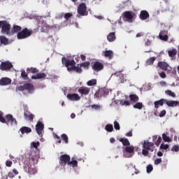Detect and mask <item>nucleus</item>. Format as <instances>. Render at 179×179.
Listing matches in <instances>:
<instances>
[{
	"label": "nucleus",
	"mask_w": 179,
	"mask_h": 179,
	"mask_svg": "<svg viewBox=\"0 0 179 179\" xmlns=\"http://www.w3.org/2000/svg\"><path fill=\"white\" fill-rule=\"evenodd\" d=\"M21 76L24 79V80H27V73H26V71H22L21 73Z\"/></svg>",
	"instance_id": "obj_48"
},
{
	"label": "nucleus",
	"mask_w": 179,
	"mask_h": 179,
	"mask_svg": "<svg viewBox=\"0 0 179 179\" xmlns=\"http://www.w3.org/2000/svg\"><path fill=\"white\" fill-rule=\"evenodd\" d=\"M114 128L116 129V131H120L121 129V127L120 126V123L117 121L114 122Z\"/></svg>",
	"instance_id": "obj_44"
},
{
	"label": "nucleus",
	"mask_w": 179,
	"mask_h": 179,
	"mask_svg": "<svg viewBox=\"0 0 179 179\" xmlns=\"http://www.w3.org/2000/svg\"><path fill=\"white\" fill-rule=\"evenodd\" d=\"M162 163V158H158L155 160V164L156 166H158V164H160Z\"/></svg>",
	"instance_id": "obj_53"
},
{
	"label": "nucleus",
	"mask_w": 179,
	"mask_h": 179,
	"mask_svg": "<svg viewBox=\"0 0 179 179\" xmlns=\"http://www.w3.org/2000/svg\"><path fill=\"white\" fill-rule=\"evenodd\" d=\"M169 56L173 58L174 55H177V49H172L171 50L168 51Z\"/></svg>",
	"instance_id": "obj_35"
},
{
	"label": "nucleus",
	"mask_w": 179,
	"mask_h": 179,
	"mask_svg": "<svg viewBox=\"0 0 179 179\" xmlns=\"http://www.w3.org/2000/svg\"><path fill=\"white\" fill-rule=\"evenodd\" d=\"M2 115H3V113L1 111H0V122L5 123V122H6V120L3 118V117Z\"/></svg>",
	"instance_id": "obj_51"
},
{
	"label": "nucleus",
	"mask_w": 179,
	"mask_h": 179,
	"mask_svg": "<svg viewBox=\"0 0 179 179\" xmlns=\"http://www.w3.org/2000/svg\"><path fill=\"white\" fill-rule=\"evenodd\" d=\"M24 117L25 120H27L28 121H33V119L34 118V115L30 113H25Z\"/></svg>",
	"instance_id": "obj_31"
},
{
	"label": "nucleus",
	"mask_w": 179,
	"mask_h": 179,
	"mask_svg": "<svg viewBox=\"0 0 179 179\" xmlns=\"http://www.w3.org/2000/svg\"><path fill=\"white\" fill-rule=\"evenodd\" d=\"M149 17V13L146 10H141L140 13V19L141 20H146Z\"/></svg>",
	"instance_id": "obj_20"
},
{
	"label": "nucleus",
	"mask_w": 179,
	"mask_h": 179,
	"mask_svg": "<svg viewBox=\"0 0 179 179\" xmlns=\"http://www.w3.org/2000/svg\"><path fill=\"white\" fill-rule=\"evenodd\" d=\"M160 149H163L164 150H167V149H169V145L167 144H161Z\"/></svg>",
	"instance_id": "obj_47"
},
{
	"label": "nucleus",
	"mask_w": 179,
	"mask_h": 179,
	"mask_svg": "<svg viewBox=\"0 0 179 179\" xmlns=\"http://www.w3.org/2000/svg\"><path fill=\"white\" fill-rule=\"evenodd\" d=\"M152 171H153V166L148 165L147 166V173L149 174V173H152Z\"/></svg>",
	"instance_id": "obj_46"
},
{
	"label": "nucleus",
	"mask_w": 179,
	"mask_h": 179,
	"mask_svg": "<svg viewBox=\"0 0 179 179\" xmlns=\"http://www.w3.org/2000/svg\"><path fill=\"white\" fill-rule=\"evenodd\" d=\"M168 33L169 32L166 30L161 31L159 35L160 40L167 41V40H169V36H167Z\"/></svg>",
	"instance_id": "obj_16"
},
{
	"label": "nucleus",
	"mask_w": 179,
	"mask_h": 179,
	"mask_svg": "<svg viewBox=\"0 0 179 179\" xmlns=\"http://www.w3.org/2000/svg\"><path fill=\"white\" fill-rule=\"evenodd\" d=\"M159 137L157 136H152V141H153V142H155L156 143V141H157V138H158Z\"/></svg>",
	"instance_id": "obj_63"
},
{
	"label": "nucleus",
	"mask_w": 179,
	"mask_h": 179,
	"mask_svg": "<svg viewBox=\"0 0 179 179\" xmlns=\"http://www.w3.org/2000/svg\"><path fill=\"white\" fill-rule=\"evenodd\" d=\"M44 129V124L41 122H38L36 125V131L39 136H43V130Z\"/></svg>",
	"instance_id": "obj_12"
},
{
	"label": "nucleus",
	"mask_w": 179,
	"mask_h": 179,
	"mask_svg": "<svg viewBox=\"0 0 179 179\" xmlns=\"http://www.w3.org/2000/svg\"><path fill=\"white\" fill-rule=\"evenodd\" d=\"M62 64H65L66 68H67V71L69 72H76V73H82V67L84 68V69H89V66H90V62H85L83 64H81L80 66L78 65L77 66L76 65L75 60L72 59H68L65 57H63L62 59Z\"/></svg>",
	"instance_id": "obj_1"
},
{
	"label": "nucleus",
	"mask_w": 179,
	"mask_h": 179,
	"mask_svg": "<svg viewBox=\"0 0 179 179\" xmlns=\"http://www.w3.org/2000/svg\"><path fill=\"white\" fill-rule=\"evenodd\" d=\"M27 71H29V72H31V73H38V70L36 68H28Z\"/></svg>",
	"instance_id": "obj_43"
},
{
	"label": "nucleus",
	"mask_w": 179,
	"mask_h": 179,
	"mask_svg": "<svg viewBox=\"0 0 179 179\" xmlns=\"http://www.w3.org/2000/svg\"><path fill=\"white\" fill-rule=\"evenodd\" d=\"M159 76H160V78H162V79H164V78H166V73H165V72H161V73H159Z\"/></svg>",
	"instance_id": "obj_57"
},
{
	"label": "nucleus",
	"mask_w": 179,
	"mask_h": 179,
	"mask_svg": "<svg viewBox=\"0 0 179 179\" xmlns=\"http://www.w3.org/2000/svg\"><path fill=\"white\" fill-rule=\"evenodd\" d=\"M101 54L103 57L108 58V59H112L113 57H114V52L113 50H103Z\"/></svg>",
	"instance_id": "obj_15"
},
{
	"label": "nucleus",
	"mask_w": 179,
	"mask_h": 179,
	"mask_svg": "<svg viewBox=\"0 0 179 179\" xmlns=\"http://www.w3.org/2000/svg\"><path fill=\"white\" fill-rule=\"evenodd\" d=\"M0 43L3 44V45H8V44H9V40L6 36H0Z\"/></svg>",
	"instance_id": "obj_28"
},
{
	"label": "nucleus",
	"mask_w": 179,
	"mask_h": 179,
	"mask_svg": "<svg viewBox=\"0 0 179 179\" xmlns=\"http://www.w3.org/2000/svg\"><path fill=\"white\" fill-rule=\"evenodd\" d=\"M117 37H115V33L111 32L107 36L108 41H110V43H113V41H115V39Z\"/></svg>",
	"instance_id": "obj_24"
},
{
	"label": "nucleus",
	"mask_w": 179,
	"mask_h": 179,
	"mask_svg": "<svg viewBox=\"0 0 179 179\" xmlns=\"http://www.w3.org/2000/svg\"><path fill=\"white\" fill-rule=\"evenodd\" d=\"M82 61H86V56L85 55H80Z\"/></svg>",
	"instance_id": "obj_61"
},
{
	"label": "nucleus",
	"mask_w": 179,
	"mask_h": 179,
	"mask_svg": "<svg viewBox=\"0 0 179 179\" xmlns=\"http://www.w3.org/2000/svg\"><path fill=\"white\" fill-rule=\"evenodd\" d=\"M62 139L64 141L65 143H68V136L66 134H62Z\"/></svg>",
	"instance_id": "obj_49"
},
{
	"label": "nucleus",
	"mask_w": 179,
	"mask_h": 179,
	"mask_svg": "<svg viewBox=\"0 0 179 179\" xmlns=\"http://www.w3.org/2000/svg\"><path fill=\"white\" fill-rule=\"evenodd\" d=\"M30 36H31V31L27 29V28L22 29L17 34L18 40H23L24 38H27V37H30Z\"/></svg>",
	"instance_id": "obj_6"
},
{
	"label": "nucleus",
	"mask_w": 179,
	"mask_h": 179,
	"mask_svg": "<svg viewBox=\"0 0 179 179\" xmlns=\"http://www.w3.org/2000/svg\"><path fill=\"white\" fill-rule=\"evenodd\" d=\"M154 145L155 143L152 142H149V141H144L142 146V155H143V156H148V155H149V150H152V148H153Z\"/></svg>",
	"instance_id": "obj_4"
},
{
	"label": "nucleus",
	"mask_w": 179,
	"mask_h": 179,
	"mask_svg": "<svg viewBox=\"0 0 179 179\" xmlns=\"http://www.w3.org/2000/svg\"><path fill=\"white\" fill-rule=\"evenodd\" d=\"M172 152H179V146L178 145H174L171 148Z\"/></svg>",
	"instance_id": "obj_52"
},
{
	"label": "nucleus",
	"mask_w": 179,
	"mask_h": 179,
	"mask_svg": "<svg viewBox=\"0 0 179 179\" xmlns=\"http://www.w3.org/2000/svg\"><path fill=\"white\" fill-rule=\"evenodd\" d=\"M164 115H166V110H162L160 114H159V117H164Z\"/></svg>",
	"instance_id": "obj_59"
},
{
	"label": "nucleus",
	"mask_w": 179,
	"mask_h": 179,
	"mask_svg": "<svg viewBox=\"0 0 179 179\" xmlns=\"http://www.w3.org/2000/svg\"><path fill=\"white\" fill-rule=\"evenodd\" d=\"M0 29H1V34H5L6 36H12V27L10 26V24L8 22V21H0Z\"/></svg>",
	"instance_id": "obj_3"
},
{
	"label": "nucleus",
	"mask_w": 179,
	"mask_h": 179,
	"mask_svg": "<svg viewBox=\"0 0 179 179\" xmlns=\"http://www.w3.org/2000/svg\"><path fill=\"white\" fill-rule=\"evenodd\" d=\"M20 30H22V27L18 25H13V29H11V31H12V36H13L15 33H19Z\"/></svg>",
	"instance_id": "obj_27"
},
{
	"label": "nucleus",
	"mask_w": 179,
	"mask_h": 179,
	"mask_svg": "<svg viewBox=\"0 0 179 179\" xmlns=\"http://www.w3.org/2000/svg\"><path fill=\"white\" fill-rule=\"evenodd\" d=\"M134 108H136L137 110H142L143 108V103L141 102H137L136 104L133 106Z\"/></svg>",
	"instance_id": "obj_33"
},
{
	"label": "nucleus",
	"mask_w": 179,
	"mask_h": 179,
	"mask_svg": "<svg viewBox=\"0 0 179 179\" xmlns=\"http://www.w3.org/2000/svg\"><path fill=\"white\" fill-rule=\"evenodd\" d=\"M105 129L107 131V132H113V131H114V127L113 124H106Z\"/></svg>",
	"instance_id": "obj_36"
},
{
	"label": "nucleus",
	"mask_w": 179,
	"mask_h": 179,
	"mask_svg": "<svg viewBox=\"0 0 179 179\" xmlns=\"http://www.w3.org/2000/svg\"><path fill=\"white\" fill-rule=\"evenodd\" d=\"M78 92L80 93V94L87 95L89 94L90 92V88L89 87H82L78 90Z\"/></svg>",
	"instance_id": "obj_22"
},
{
	"label": "nucleus",
	"mask_w": 179,
	"mask_h": 179,
	"mask_svg": "<svg viewBox=\"0 0 179 179\" xmlns=\"http://www.w3.org/2000/svg\"><path fill=\"white\" fill-rule=\"evenodd\" d=\"M6 119L8 120V125L10 124L11 125H16V120L13 118V116L12 115H7Z\"/></svg>",
	"instance_id": "obj_19"
},
{
	"label": "nucleus",
	"mask_w": 179,
	"mask_h": 179,
	"mask_svg": "<svg viewBox=\"0 0 179 179\" xmlns=\"http://www.w3.org/2000/svg\"><path fill=\"white\" fill-rule=\"evenodd\" d=\"M40 146V142H31V148H34V149H37Z\"/></svg>",
	"instance_id": "obj_42"
},
{
	"label": "nucleus",
	"mask_w": 179,
	"mask_h": 179,
	"mask_svg": "<svg viewBox=\"0 0 179 179\" xmlns=\"http://www.w3.org/2000/svg\"><path fill=\"white\" fill-rule=\"evenodd\" d=\"M179 102L178 101H166V104L169 106V107H177L178 106Z\"/></svg>",
	"instance_id": "obj_25"
},
{
	"label": "nucleus",
	"mask_w": 179,
	"mask_h": 179,
	"mask_svg": "<svg viewBox=\"0 0 179 179\" xmlns=\"http://www.w3.org/2000/svg\"><path fill=\"white\" fill-rule=\"evenodd\" d=\"M159 85L160 86H162V87H166V86H167V83L164 81H161L159 82Z\"/></svg>",
	"instance_id": "obj_55"
},
{
	"label": "nucleus",
	"mask_w": 179,
	"mask_h": 179,
	"mask_svg": "<svg viewBox=\"0 0 179 179\" xmlns=\"http://www.w3.org/2000/svg\"><path fill=\"white\" fill-rule=\"evenodd\" d=\"M103 69L104 65L103 64V63H101L99 62H96L92 66V69L95 71V72H100V71H103Z\"/></svg>",
	"instance_id": "obj_10"
},
{
	"label": "nucleus",
	"mask_w": 179,
	"mask_h": 179,
	"mask_svg": "<svg viewBox=\"0 0 179 179\" xmlns=\"http://www.w3.org/2000/svg\"><path fill=\"white\" fill-rule=\"evenodd\" d=\"M17 90L20 92H23L24 90H27L28 93H34V85L30 83H25L23 85H20L17 87Z\"/></svg>",
	"instance_id": "obj_5"
},
{
	"label": "nucleus",
	"mask_w": 179,
	"mask_h": 179,
	"mask_svg": "<svg viewBox=\"0 0 179 179\" xmlns=\"http://www.w3.org/2000/svg\"><path fill=\"white\" fill-rule=\"evenodd\" d=\"M155 61H156V57H150V59H148L146 61V64H147V65H152V64H153Z\"/></svg>",
	"instance_id": "obj_39"
},
{
	"label": "nucleus",
	"mask_w": 179,
	"mask_h": 179,
	"mask_svg": "<svg viewBox=\"0 0 179 179\" xmlns=\"http://www.w3.org/2000/svg\"><path fill=\"white\" fill-rule=\"evenodd\" d=\"M124 17L126 22H128L129 23H132V19L134 17V15H132V13L131 11L124 12Z\"/></svg>",
	"instance_id": "obj_14"
},
{
	"label": "nucleus",
	"mask_w": 179,
	"mask_h": 179,
	"mask_svg": "<svg viewBox=\"0 0 179 179\" xmlns=\"http://www.w3.org/2000/svg\"><path fill=\"white\" fill-rule=\"evenodd\" d=\"M13 66V65L10 62H3L0 64V69L1 71H9V69H10Z\"/></svg>",
	"instance_id": "obj_9"
},
{
	"label": "nucleus",
	"mask_w": 179,
	"mask_h": 179,
	"mask_svg": "<svg viewBox=\"0 0 179 179\" xmlns=\"http://www.w3.org/2000/svg\"><path fill=\"white\" fill-rule=\"evenodd\" d=\"M158 66L161 69H163L164 71H167L169 69V64L164 62H161L158 63Z\"/></svg>",
	"instance_id": "obj_29"
},
{
	"label": "nucleus",
	"mask_w": 179,
	"mask_h": 179,
	"mask_svg": "<svg viewBox=\"0 0 179 179\" xmlns=\"http://www.w3.org/2000/svg\"><path fill=\"white\" fill-rule=\"evenodd\" d=\"M161 143H162V137L159 136L158 138H157V141L155 142V145L157 146H159V145H160Z\"/></svg>",
	"instance_id": "obj_50"
},
{
	"label": "nucleus",
	"mask_w": 179,
	"mask_h": 179,
	"mask_svg": "<svg viewBox=\"0 0 179 179\" xmlns=\"http://www.w3.org/2000/svg\"><path fill=\"white\" fill-rule=\"evenodd\" d=\"M6 166H7V167H10L12 166V162L11 161H6Z\"/></svg>",
	"instance_id": "obj_58"
},
{
	"label": "nucleus",
	"mask_w": 179,
	"mask_h": 179,
	"mask_svg": "<svg viewBox=\"0 0 179 179\" xmlns=\"http://www.w3.org/2000/svg\"><path fill=\"white\" fill-rule=\"evenodd\" d=\"M27 167L28 168H24L27 173H29V174H36V173H37V169L36 168V165L34 164L28 165Z\"/></svg>",
	"instance_id": "obj_11"
},
{
	"label": "nucleus",
	"mask_w": 179,
	"mask_h": 179,
	"mask_svg": "<svg viewBox=\"0 0 179 179\" xmlns=\"http://www.w3.org/2000/svg\"><path fill=\"white\" fill-rule=\"evenodd\" d=\"M111 76H120V83H125L127 82V75L122 74L121 73H116L115 74H112Z\"/></svg>",
	"instance_id": "obj_17"
},
{
	"label": "nucleus",
	"mask_w": 179,
	"mask_h": 179,
	"mask_svg": "<svg viewBox=\"0 0 179 179\" xmlns=\"http://www.w3.org/2000/svg\"><path fill=\"white\" fill-rule=\"evenodd\" d=\"M78 15L81 16H87V7L86 3H82L77 8Z\"/></svg>",
	"instance_id": "obj_7"
},
{
	"label": "nucleus",
	"mask_w": 179,
	"mask_h": 179,
	"mask_svg": "<svg viewBox=\"0 0 179 179\" xmlns=\"http://www.w3.org/2000/svg\"><path fill=\"white\" fill-rule=\"evenodd\" d=\"M87 86H96L97 85V80L92 79L87 83Z\"/></svg>",
	"instance_id": "obj_34"
},
{
	"label": "nucleus",
	"mask_w": 179,
	"mask_h": 179,
	"mask_svg": "<svg viewBox=\"0 0 179 179\" xmlns=\"http://www.w3.org/2000/svg\"><path fill=\"white\" fill-rule=\"evenodd\" d=\"M91 108L92 110H94V111H99L101 110V106L100 105L93 104L91 106Z\"/></svg>",
	"instance_id": "obj_40"
},
{
	"label": "nucleus",
	"mask_w": 179,
	"mask_h": 179,
	"mask_svg": "<svg viewBox=\"0 0 179 179\" xmlns=\"http://www.w3.org/2000/svg\"><path fill=\"white\" fill-rule=\"evenodd\" d=\"M129 99H130L131 103H138V101H139V96L136 94H130Z\"/></svg>",
	"instance_id": "obj_26"
},
{
	"label": "nucleus",
	"mask_w": 179,
	"mask_h": 179,
	"mask_svg": "<svg viewBox=\"0 0 179 179\" xmlns=\"http://www.w3.org/2000/svg\"><path fill=\"white\" fill-rule=\"evenodd\" d=\"M162 139L164 142H171V138L166 134H162Z\"/></svg>",
	"instance_id": "obj_38"
},
{
	"label": "nucleus",
	"mask_w": 179,
	"mask_h": 179,
	"mask_svg": "<svg viewBox=\"0 0 179 179\" xmlns=\"http://www.w3.org/2000/svg\"><path fill=\"white\" fill-rule=\"evenodd\" d=\"M72 16V14L71 13H66L64 15V18L66 19V20H68V19H69V17H71Z\"/></svg>",
	"instance_id": "obj_56"
},
{
	"label": "nucleus",
	"mask_w": 179,
	"mask_h": 179,
	"mask_svg": "<svg viewBox=\"0 0 179 179\" xmlns=\"http://www.w3.org/2000/svg\"><path fill=\"white\" fill-rule=\"evenodd\" d=\"M68 166H71V167H78V161L72 158L71 161H69Z\"/></svg>",
	"instance_id": "obj_32"
},
{
	"label": "nucleus",
	"mask_w": 179,
	"mask_h": 179,
	"mask_svg": "<svg viewBox=\"0 0 179 179\" xmlns=\"http://www.w3.org/2000/svg\"><path fill=\"white\" fill-rule=\"evenodd\" d=\"M125 135H126V136L131 137L132 136V131H129Z\"/></svg>",
	"instance_id": "obj_60"
},
{
	"label": "nucleus",
	"mask_w": 179,
	"mask_h": 179,
	"mask_svg": "<svg viewBox=\"0 0 179 179\" xmlns=\"http://www.w3.org/2000/svg\"><path fill=\"white\" fill-rule=\"evenodd\" d=\"M45 76H47V75H45V73H38L36 75H34L31 76V79H44V78H45Z\"/></svg>",
	"instance_id": "obj_23"
},
{
	"label": "nucleus",
	"mask_w": 179,
	"mask_h": 179,
	"mask_svg": "<svg viewBox=\"0 0 179 179\" xmlns=\"http://www.w3.org/2000/svg\"><path fill=\"white\" fill-rule=\"evenodd\" d=\"M42 31H43L44 33L48 31V25H43L42 27Z\"/></svg>",
	"instance_id": "obj_54"
},
{
	"label": "nucleus",
	"mask_w": 179,
	"mask_h": 179,
	"mask_svg": "<svg viewBox=\"0 0 179 179\" xmlns=\"http://www.w3.org/2000/svg\"><path fill=\"white\" fill-rule=\"evenodd\" d=\"M131 6V1L129 0H124L122 1V4H120V9H122V8H127Z\"/></svg>",
	"instance_id": "obj_30"
},
{
	"label": "nucleus",
	"mask_w": 179,
	"mask_h": 179,
	"mask_svg": "<svg viewBox=\"0 0 179 179\" xmlns=\"http://www.w3.org/2000/svg\"><path fill=\"white\" fill-rule=\"evenodd\" d=\"M157 156L159 157H162V156H163V152L159 151L157 153Z\"/></svg>",
	"instance_id": "obj_64"
},
{
	"label": "nucleus",
	"mask_w": 179,
	"mask_h": 179,
	"mask_svg": "<svg viewBox=\"0 0 179 179\" xmlns=\"http://www.w3.org/2000/svg\"><path fill=\"white\" fill-rule=\"evenodd\" d=\"M11 83L12 80L8 78H3L0 80L1 86H8V85H10Z\"/></svg>",
	"instance_id": "obj_18"
},
{
	"label": "nucleus",
	"mask_w": 179,
	"mask_h": 179,
	"mask_svg": "<svg viewBox=\"0 0 179 179\" xmlns=\"http://www.w3.org/2000/svg\"><path fill=\"white\" fill-rule=\"evenodd\" d=\"M20 132H21L22 135H24V134H30V132H31V129L27 127H22L20 128Z\"/></svg>",
	"instance_id": "obj_21"
},
{
	"label": "nucleus",
	"mask_w": 179,
	"mask_h": 179,
	"mask_svg": "<svg viewBox=\"0 0 179 179\" xmlns=\"http://www.w3.org/2000/svg\"><path fill=\"white\" fill-rule=\"evenodd\" d=\"M165 93L168 94V96H171V97H176V94L171 90H166Z\"/></svg>",
	"instance_id": "obj_45"
},
{
	"label": "nucleus",
	"mask_w": 179,
	"mask_h": 179,
	"mask_svg": "<svg viewBox=\"0 0 179 179\" xmlns=\"http://www.w3.org/2000/svg\"><path fill=\"white\" fill-rule=\"evenodd\" d=\"M66 97L70 101H79L80 100V96L78 94H69Z\"/></svg>",
	"instance_id": "obj_13"
},
{
	"label": "nucleus",
	"mask_w": 179,
	"mask_h": 179,
	"mask_svg": "<svg viewBox=\"0 0 179 179\" xmlns=\"http://www.w3.org/2000/svg\"><path fill=\"white\" fill-rule=\"evenodd\" d=\"M71 161V157L68 155H63L60 157L59 164L62 166V169H64L66 164H69V162Z\"/></svg>",
	"instance_id": "obj_8"
},
{
	"label": "nucleus",
	"mask_w": 179,
	"mask_h": 179,
	"mask_svg": "<svg viewBox=\"0 0 179 179\" xmlns=\"http://www.w3.org/2000/svg\"><path fill=\"white\" fill-rule=\"evenodd\" d=\"M120 106H131V103L129 102V101H125V100H120Z\"/></svg>",
	"instance_id": "obj_41"
},
{
	"label": "nucleus",
	"mask_w": 179,
	"mask_h": 179,
	"mask_svg": "<svg viewBox=\"0 0 179 179\" xmlns=\"http://www.w3.org/2000/svg\"><path fill=\"white\" fill-rule=\"evenodd\" d=\"M164 100L161 99L159 101H157L155 102V108H159V107H160V106H163L164 104Z\"/></svg>",
	"instance_id": "obj_37"
},
{
	"label": "nucleus",
	"mask_w": 179,
	"mask_h": 179,
	"mask_svg": "<svg viewBox=\"0 0 179 179\" xmlns=\"http://www.w3.org/2000/svg\"><path fill=\"white\" fill-rule=\"evenodd\" d=\"M120 142H122L123 146H125L122 148L123 157L125 159L134 157V155H135V147L130 145L129 140L128 138H120Z\"/></svg>",
	"instance_id": "obj_2"
},
{
	"label": "nucleus",
	"mask_w": 179,
	"mask_h": 179,
	"mask_svg": "<svg viewBox=\"0 0 179 179\" xmlns=\"http://www.w3.org/2000/svg\"><path fill=\"white\" fill-rule=\"evenodd\" d=\"M151 43L152 42L150 41V40L148 39L145 41V45L149 46L150 45Z\"/></svg>",
	"instance_id": "obj_62"
}]
</instances>
